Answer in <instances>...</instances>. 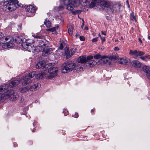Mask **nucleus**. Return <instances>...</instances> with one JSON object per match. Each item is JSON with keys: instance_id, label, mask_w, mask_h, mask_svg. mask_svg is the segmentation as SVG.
<instances>
[{"instance_id": "20e7f679", "label": "nucleus", "mask_w": 150, "mask_h": 150, "mask_svg": "<svg viewBox=\"0 0 150 150\" xmlns=\"http://www.w3.org/2000/svg\"><path fill=\"white\" fill-rule=\"evenodd\" d=\"M75 67V63L71 61L65 62L62 66V72L66 73L71 71Z\"/></svg>"}, {"instance_id": "a878e982", "label": "nucleus", "mask_w": 150, "mask_h": 150, "mask_svg": "<svg viewBox=\"0 0 150 150\" xmlns=\"http://www.w3.org/2000/svg\"><path fill=\"white\" fill-rule=\"evenodd\" d=\"M18 97L19 96L18 95L17 93L14 91V93L13 94L12 96L11 97V98H13V99L14 100H16L18 99Z\"/></svg>"}, {"instance_id": "8fccbe9b", "label": "nucleus", "mask_w": 150, "mask_h": 150, "mask_svg": "<svg viewBox=\"0 0 150 150\" xmlns=\"http://www.w3.org/2000/svg\"><path fill=\"white\" fill-rule=\"evenodd\" d=\"M101 33L102 35H106V32H104L103 31H101Z\"/></svg>"}, {"instance_id": "603ef678", "label": "nucleus", "mask_w": 150, "mask_h": 150, "mask_svg": "<svg viewBox=\"0 0 150 150\" xmlns=\"http://www.w3.org/2000/svg\"><path fill=\"white\" fill-rule=\"evenodd\" d=\"M9 38V36H8L6 37H5L4 38L5 40H8V39Z\"/></svg>"}, {"instance_id": "2eb2a0df", "label": "nucleus", "mask_w": 150, "mask_h": 150, "mask_svg": "<svg viewBox=\"0 0 150 150\" xmlns=\"http://www.w3.org/2000/svg\"><path fill=\"white\" fill-rule=\"evenodd\" d=\"M40 86V84L36 83L29 86V89L30 91H35L39 89Z\"/></svg>"}, {"instance_id": "e2e57ef3", "label": "nucleus", "mask_w": 150, "mask_h": 150, "mask_svg": "<svg viewBox=\"0 0 150 150\" xmlns=\"http://www.w3.org/2000/svg\"><path fill=\"white\" fill-rule=\"evenodd\" d=\"M21 26H20L19 25V27H20V28H21Z\"/></svg>"}, {"instance_id": "9d476101", "label": "nucleus", "mask_w": 150, "mask_h": 150, "mask_svg": "<svg viewBox=\"0 0 150 150\" xmlns=\"http://www.w3.org/2000/svg\"><path fill=\"white\" fill-rule=\"evenodd\" d=\"M93 58V56H88L87 57V60L86 63V66L92 67L96 64L97 62L92 60Z\"/></svg>"}, {"instance_id": "7c9ffc66", "label": "nucleus", "mask_w": 150, "mask_h": 150, "mask_svg": "<svg viewBox=\"0 0 150 150\" xmlns=\"http://www.w3.org/2000/svg\"><path fill=\"white\" fill-rule=\"evenodd\" d=\"M5 45L6 46L7 48H9L13 47L14 44L11 42H6L5 45Z\"/></svg>"}, {"instance_id": "f8f14e48", "label": "nucleus", "mask_w": 150, "mask_h": 150, "mask_svg": "<svg viewBox=\"0 0 150 150\" xmlns=\"http://www.w3.org/2000/svg\"><path fill=\"white\" fill-rule=\"evenodd\" d=\"M17 40H19L18 42H20L19 41H21L22 42V47L24 49L27 50L28 48V44H29L30 43H28L27 42H24V40H26V39L24 40V39H22L21 38V37H18L17 38Z\"/></svg>"}, {"instance_id": "bb28decb", "label": "nucleus", "mask_w": 150, "mask_h": 150, "mask_svg": "<svg viewBox=\"0 0 150 150\" xmlns=\"http://www.w3.org/2000/svg\"><path fill=\"white\" fill-rule=\"evenodd\" d=\"M106 56H101V55L98 54H96L94 56V58L96 59H98L100 58H101V59H105Z\"/></svg>"}, {"instance_id": "4c0bfd02", "label": "nucleus", "mask_w": 150, "mask_h": 150, "mask_svg": "<svg viewBox=\"0 0 150 150\" xmlns=\"http://www.w3.org/2000/svg\"><path fill=\"white\" fill-rule=\"evenodd\" d=\"M5 97V95L3 94V93H0V101H1L2 99H3Z\"/></svg>"}, {"instance_id": "7ed1b4c3", "label": "nucleus", "mask_w": 150, "mask_h": 150, "mask_svg": "<svg viewBox=\"0 0 150 150\" xmlns=\"http://www.w3.org/2000/svg\"><path fill=\"white\" fill-rule=\"evenodd\" d=\"M33 36L37 39V43L41 47L45 49L49 46V42L45 39V37L43 35L34 34Z\"/></svg>"}, {"instance_id": "c9c22d12", "label": "nucleus", "mask_w": 150, "mask_h": 150, "mask_svg": "<svg viewBox=\"0 0 150 150\" xmlns=\"http://www.w3.org/2000/svg\"><path fill=\"white\" fill-rule=\"evenodd\" d=\"M56 28H50L47 29V31L54 32Z\"/></svg>"}, {"instance_id": "6e6d98bb", "label": "nucleus", "mask_w": 150, "mask_h": 150, "mask_svg": "<svg viewBox=\"0 0 150 150\" xmlns=\"http://www.w3.org/2000/svg\"><path fill=\"white\" fill-rule=\"evenodd\" d=\"M84 1H83V2H86L87 1V0H83Z\"/></svg>"}, {"instance_id": "72a5a7b5", "label": "nucleus", "mask_w": 150, "mask_h": 150, "mask_svg": "<svg viewBox=\"0 0 150 150\" xmlns=\"http://www.w3.org/2000/svg\"><path fill=\"white\" fill-rule=\"evenodd\" d=\"M82 11L80 10H78L75 11H72V14H80L81 13Z\"/></svg>"}, {"instance_id": "393cba45", "label": "nucleus", "mask_w": 150, "mask_h": 150, "mask_svg": "<svg viewBox=\"0 0 150 150\" xmlns=\"http://www.w3.org/2000/svg\"><path fill=\"white\" fill-rule=\"evenodd\" d=\"M44 24L47 28H50L51 26V22L47 18L45 20Z\"/></svg>"}, {"instance_id": "49530a36", "label": "nucleus", "mask_w": 150, "mask_h": 150, "mask_svg": "<svg viewBox=\"0 0 150 150\" xmlns=\"http://www.w3.org/2000/svg\"><path fill=\"white\" fill-rule=\"evenodd\" d=\"M140 58H141L142 60H146V59L145 56L140 57Z\"/></svg>"}, {"instance_id": "cd10ccee", "label": "nucleus", "mask_w": 150, "mask_h": 150, "mask_svg": "<svg viewBox=\"0 0 150 150\" xmlns=\"http://www.w3.org/2000/svg\"><path fill=\"white\" fill-rule=\"evenodd\" d=\"M8 86L7 84H5V86H0V92L4 91L8 88Z\"/></svg>"}, {"instance_id": "dca6fc26", "label": "nucleus", "mask_w": 150, "mask_h": 150, "mask_svg": "<svg viewBox=\"0 0 150 150\" xmlns=\"http://www.w3.org/2000/svg\"><path fill=\"white\" fill-rule=\"evenodd\" d=\"M23 77H24L23 76V77H22L20 79V81L19 80L16 79L12 81L11 82H10L9 84V85L10 87H14L18 85L20 83V81H21V80Z\"/></svg>"}, {"instance_id": "2f4dec72", "label": "nucleus", "mask_w": 150, "mask_h": 150, "mask_svg": "<svg viewBox=\"0 0 150 150\" xmlns=\"http://www.w3.org/2000/svg\"><path fill=\"white\" fill-rule=\"evenodd\" d=\"M130 18L132 20L136 21V17L134 15V13L133 12L130 14Z\"/></svg>"}, {"instance_id": "f3484780", "label": "nucleus", "mask_w": 150, "mask_h": 150, "mask_svg": "<svg viewBox=\"0 0 150 150\" xmlns=\"http://www.w3.org/2000/svg\"><path fill=\"white\" fill-rule=\"evenodd\" d=\"M131 64L132 66L137 68L141 67L142 66V63L138 60H134L132 62Z\"/></svg>"}, {"instance_id": "0eeeda50", "label": "nucleus", "mask_w": 150, "mask_h": 150, "mask_svg": "<svg viewBox=\"0 0 150 150\" xmlns=\"http://www.w3.org/2000/svg\"><path fill=\"white\" fill-rule=\"evenodd\" d=\"M101 4L104 7L108 8V11H109L108 13H111L113 12L115 10V8H116V6H114L112 8H109L110 6V3L109 1H103L101 2Z\"/></svg>"}, {"instance_id": "13d9d810", "label": "nucleus", "mask_w": 150, "mask_h": 150, "mask_svg": "<svg viewBox=\"0 0 150 150\" xmlns=\"http://www.w3.org/2000/svg\"><path fill=\"white\" fill-rule=\"evenodd\" d=\"M98 36H99V37H101V35H100V33L98 34Z\"/></svg>"}, {"instance_id": "c756f323", "label": "nucleus", "mask_w": 150, "mask_h": 150, "mask_svg": "<svg viewBox=\"0 0 150 150\" xmlns=\"http://www.w3.org/2000/svg\"><path fill=\"white\" fill-rule=\"evenodd\" d=\"M81 63H79L78 62L76 64H75V69H82L83 68V66L81 64H80Z\"/></svg>"}, {"instance_id": "680f3d73", "label": "nucleus", "mask_w": 150, "mask_h": 150, "mask_svg": "<svg viewBox=\"0 0 150 150\" xmlns=\"http://www.w3.org/2000/svg\"><path fill=\"white\" fill-rule=\"evenodd\" d=\"M94 110L92 109L91 110V112L93 111H94Z\"/></svg>"}, {"instance_id": "aec40b11", "label": "nucleus", "mask_w": 150, "mask_h": 150, "mask_svg": "<svg viewBox=\"0 0 150 150\" xmlns=\"http://www.w3.org/2000/svg\"><path fill=\"white\" fill-rule=\"evenodd\" d=\"M101 0H92L91 3L89 4V6L91 8H92L96 6V4L100 2Z\"/></svg>"}, {"instance_id": "ea45409f", "label": "nucleus", "mask_w": 150, "mask_h": 150, "mask_svg": "<svg viewBox=\"0 0 150 150\" xmlns=\"http://www.w3.org/2000/svg\"><path fill=\"white\" fill-rule=\"evenodd\" d=\"M78 116L79 115L76 112L75 113L74 115H72V116L76 118H77L78 117Z\"/></svg>"}, {"instance_id": "052dcab7", "label": "nucleus", "mask_w": 150, "mask_h": 150, "mask_svg": "<svg viewBox=\"0 0 150 150\" xmlns=\"http://www.w3.org/2000/svg\"><path fill=\"white\" fill-rule=\"evenodd\" d=\"M84 25V22L83 21V23H82V25Z\"/></svg>"}, {"instance_id": "473e14b6", "label": "nucleus", "mask_w": 150, "mask_h": 150, "mask_svg": "<svg viewBox=\"0 0 150 150\" xmlns=\"http://www.w3.org/2000/svg\"><path fill=\"white\" fill-rule=\"evenodd\" d=\"M65 45V43L64 42H60V46L59 47V49L62 50L63 49L64 47V46Z\"/></svg>"}, {"instance_id": "1a4fd4ad", "label": "nucleus", "mask_w": 150, "mask_h": 150, "mask_svg": "<svg viewBox=\"0 0 150 150\" xmlns=\"http://www.w3.org/2000/svg\"><path fill=\"white\" fill-rule=\"evenodd\" d=\"M48 66V65L46 64L45 61H41L37 63L36 65V68L38 69L42 68V71H46Z\"/></svg>"}, {"instance_id": "864d4df0", "label": "nucleus", "mask_w": 150, "mask_h": 150, "mask_svg": "<svg viewBox=\"0 0 150 150\" xmlns=\"http://www.w3.org/2000/svg\"><path fill=\"white\" fill-rule=\"evenodd\" d=\"M139 41L141 43H142V40H141V39L140 38H139Z\"/></svg>"}, {"instance_id": "b1692460", "label": "nucleus", "mask_w": 150, "mask_h": 150, "mask_svg": "<svg viewBox=\"0 0 150 150\" xmlns=\"http://www.w3.org/2000/svg\"><path fill=\"white\" fill-rule=\"evenodd\" d=\"M44 48L42 47H41V46L38 45L35 47L34 52H38L40 51H42L43 52L44 50Z\"/></svg>"}, {"instance_id": "09e8293b", "label": "nucleus", "mask_w": 150, "mask_h": 150, "mask_svg": "<svg viewBox=\"0 0 150 150\" xmlns=\"http://www.w3.org/2000/svg\"><path fill=\"white\" fill-rule=\"evenodd\" d=\"M127 5L128 7H129L130 6L129 4V1L128 0H127L126 1Z\"/></svg>"}, {"instance_id": "79ce46f5", "label": "nucleus", "mask_w": 150, "mask_h": 150, "mask_svg": "<svg viewBox=\"0 0 150 150\" xmlns=\"http://www.w3.org/2000/svg\"><path fill=\"white\" fill-rule=\"evenodd\" d=\"M100 38L102 41V42H103L105 40V37H100Z\"/></svg>"}, {"instance_id": "5fc2aeb1", "label": "nucleus", "mask_w": 150, "mask_h": 150, "mask_svg": "<svg viewBox=\"0 0 150 150\" xmlns=\"http://www.w3.org/2000/svg\"><path fill=\"white\" fill-rule=\"evenodd\" d=\"M120 40H123V37H121V38L120 39Z\"/></svg>"}, {"instance_id": "69168bd1", "label": "nucleus", "mask_w": 150, "mask_h": 150, "mask_svg": "<svg viewBox=\"0 0 150 150\" xmlns=\"http://www.w3.org/2000/svg\"><path fill=\"white\" fill-rule=\"evenodd\" d=\"M149 18H150V15H149Z\"/></svg>"}, {"instance_id": "ddd939ff", "label": "nucleus", "mask_w": 150, "mask_h": 150, "mask_svg": "<svg viewBox=\"0 0 150 150\" xmlns=\"http://www.w3.org/2000/svg\"><path fill=\"white\" fill-rule=\"evenodd\" d=\"M143 71L146 74L148 79L150 80V68L148 66H144L143 67Z\"/></svg>"}, {"instance_id": "412c9836", "label": "nucleus", "mask_w": 150, "mask_h": 150, "mask_svg": "<svg viewBox=\"0 0 150 150\" xmlns=\"http://www.w3.org/2000/svg\"><path fill=\"white\" fill-rule=\"evenodd\" d=\"M35 47L31 43H30L29 44H28V47L27 50L30 52H34Z\"/></svg>"}, {"instance_id": "c85d7f7f", "label": "nucleus", "mask_w": 150, "mask_h": 150, "mask_svg": "<svg viewBox=\"0 0 150 150\" xmlns=\"http://www.w3.org/2000/svg\"><path fill=\"white\" fill-rule=\"evenodd\" d=\"M29 86H28L26 87L21 88L20 89L21 92L23 93L27 92L29 90Z\"/></svg>"}, {"instance_id": "0e129e2a", "label": "nucleus", "mask_w": 150, "mask_h": 150, "mask_svg": "<svg viewBox=\"0 0 150 150\" xmlns=\"http://www.w3.org/2000/svg\"><path fill=\"white\" fill-rule=\"evenodd\" d=\"M85 29H86V30H88V28H85Z\"/></svg>"}, {"instance_id": "6ab92c4d", "label": "nucleus", "mask_w": 150, "mask_h": 150, "mask_svg": "<svg viewBox=\"0 0 150 150\" xmlns=\"http://www.w3.org/2000/svg\"><path fill=\"white\" fill-rule=\"evenodd\" d=\"M74 50L73 49H71L70 51L67 50L66 51L65 53L66 55V57L67 58H69L71 57L73 54H74Z\"/></svg>"}, {"instance_id": "e433bc0d", "label": "nucleus", "mask_w": 150, "mask_h": 150, "mask_svg": "<svg viewBox=\"0 0 150 150\" xmlns=\"http://www.w3.org/2000/svg\"><path fill=\"white\" fill-rule=\"evenodd\" d=\"M63 112L64 113V114L65 116H67L69 114V112L66 109H64V111Z\"/></svg>"}, {"instance_id": "3c124183", "label": "nucleus", "mask_w": 150, "mask_h": 150, "mask_svg": "<svg viewBox=\"0 0 150 150\" xmlns=\"http://www.w3.org/2000/svg\"><path fill=\"white\" fill-rule=\"evenodd\" d=\"M146 59V58H150V56L149 55H146L145 56Z\"/></svg>"}, {"instance_id": "a19ab883", "label": "nucleus", "mask_w": 150, "mask_h": 150, "mask_svg": "<svg viewBox=\"0 0 150 150\" xmlns=\"http://www.w3.org/2000/svg\"><path fill=\"white\" fill-rule=\"evenodd\" d=\"M79 38L81 41H84L85 39L84 37L82 36H81L79 37Z\"/></svg>"}, {"instance_id": "de8ad7c7", "label": "nucleus", "mask_w": 150, "mask_h": 150, "mask_svg": "<svg viewBox=\"0 0 150 150\" xmlns=\"http://www.w3.org/2000/svg\"><path fill=\"white\" fill-rule=\"evenodd\" d=\"M4 36V35L2 34V33L1 32H0V39L2 38Z\"/></svg>"}, {"instance_id": "39448f33", "label": "nucleus", "mask_w": 150, "mask_h": 150, "mask_svg": "<svg viewBox=\"0 0 150 150\" xmlns=\"http://www.w3.org/2000/svg\"><path fill=\"white\" fill-rule=\"evenodd\" d=\"M48 74H46L47 78L51 79L56 76L58 70V68L57 67H51L48 69Z\"/></svg>"}, {"instance_id": "f03ea898", "label": "nucleus", "mask_w": 150, "mask_h": 150, "mask_svg": "<svg viewBox=\"0 0 150 150\" xmlns=\"http://www.w3.org/2000/svg\"><path fill=\"white\" fill-rule=\"evenodd\" d=\"M8 2L5 6L6 10V11H12L15 10L18 5V2L17 0H7L6 1L3 0L1 1H0V5L2 3L5 4Z\"/></svg>"}, {"instance_id": "9b49d317", "label": "nucleus", "mask_w": 150, "mask_h": 150, "mask_svg": "<svg viewBox=\"0 0 150 150\" xmlns=\"http://www.w3.org/2000/svg\"><path fill=\"white\" fill-rule=\"evenodd\" d=\"M25 9L27 11L32 13H35L37 10L36 6L33 5L28 6Z\"/></svg>"}, {"instance_id": "5701e85b", "label": "nucleus", "mask_w": 150, "mask_h": 150, "mask_svg": "<svg viewBox=\"0 0 150 150\" xmlns=\"http://www.w3.org/2000/svg\"><path fill=\"white\" fill-rule=\"evenodd\" d=\"M74 29V26L71 24H70L68 26V33L70 35H71L73 33V30Z\"/></svg>"}, {"instance_id": "58836bf2", "label": "nucleus", "mask_w": 150, "mask_h": 150, "mask_svg": "<svg viewBox=\"0 0 150 150\" xmlns=\"http://www.w3.org/2000/svg\"><path fill=\"white\" fill-rule=\"evenodd\" d=\"M5 97V95L3 94V93H0V101H1L2 99H3Z\"/></svg>"}, {"instance_id": "37998d69", "label": "nucleus", "mask_w": 150, "mask_h": 150, "mask_svg": "<svg viewBox=\"0 0 150 150\" xmlns=\"http://www.w3.org/2000/svg\"><path fill=\"white\" fill-rule=\"evenodd\" d=\"M98 38H93L92 40V41L93 42L97 41L98 40Z\"/></svg>"}, {"instance_id": "4d7b16f0", "label": "nucleus", "mask_w": 150, "mask_h": 150, "mask_svg": "<svg viewBox=\"0 0 150 150\" xmlns=\"http://www.w3.org/2000/svg\"><path fill=\"white\" fill-rule=\"evenodd\" d=\"M148 38L149 39V40H150V36H148Z\"/></svg>"}, {"instance_id": "4be33fe9", "label": "nucleus", "mask_w": 150, "mask_h": 150, "mask_svg": "<svg viewBox=\"0 0 150 150\" xmlns=\"http://www.w3.org/2000/svg\"><path fill=\"white\" fill-rule=\"evenodd\" d=\"M13 93L14 91L12 90H8L6 92L5 94L3 93V94H4L5 96H7L9 97H12Z\"/></svg>"}, {"instance_id": "423d86ee", "label": "nucleus", "mask_w": 150, "mask_h": 150, "mask_svg": "<svg viewBox=\"0 0 150 150\" xmlns=\"http://www.w3.org/2000/svg\"><path fill=\"white\" fill-rule=\"evenodd\" d=\"M81 4V0H69L68 4L67 5V8L69 10H72L75 7V5L77 6L79 4Z\"/></svg>"}, {"instance_id": "c03bdc74", "label": "nucleus", "mask_w": 150, "mask_h": 150, "mask_svg": "<svg viewBox=\"0 0 150 150\" xmlns=\"http://www.w3.org/2000/svg\"><path fill=\"white\" fill-rule=\"evenodd\" d=\"M63 6H60L58 7V10H61L63 8Z\"/></svg>"}, {"instance_id": "f704fd0d", "label": "nucleus", "mask_w": 150, "mask_h": 150, "mask_svg": "<svg viewBox=\"0 0 150 150\" xmlns=\"http://www.w3.org/2000/svg\"><path fill=\"white\" fill-rule=\"evenodd\" d=\"M50 49H47L46 50H45V49H44V50L43 52H45V54H50Z\"/></svg>"}, {"instance_id": "a211bd4d", "label": "nucleus", "mask_w": 150, "mask_h": 150, "mask_svg": "<svg viewBox=\"0 0 150 150\" xmlns=\"http://www.w3.org/2000/svg\"><path fill=\"white\" fill-rule=\"evenodd\" d=\"M119 62L121 64H127L128 63H129V60L127 58H120L119 59Z\"/></svg>"}, {"instance_id": "f257e3e1", "label": "nucleus", "mask_w": 150, "mask_h": 150, "mask_svg": "<svg viewBox=\"0 0 150 150\" xmlns=\"http://www.w3.org/2000/svg\"><path fill=\"white\" fill-rule=\"evenodd\" d=\"M47 72L46 71H44L41 73L36 74L35 71L32 72L22 78L21 80L22 84L25 85L29 83L31 81L30 79L33 77L34 76L37 79H40L44 78H47L46 74Z\"/></svg>"}, {"instance_id": "a18cd8bd", "label": "nucleus", "mask_w": 150, "mask_h": 150, "mask_svg": "<svg viewBox=\"0 0 150 150\" xmlns=\"http://www.w3.org/2000/svg\"><path fill=\"white\" fill-rule=\"evenodd\" d=\"M114 49L115 51H118L119 50V48L117 47H115L114 48Z\"/></svg>"}, {"instance_id": "bf43d9fd", "label": "nucleus", "mask_w": 150, "mask_h": 150, "mask_svg": "<svg viewBox=\"0 0 150 150\" xmlns=\"http://www.w3.org/2000/svg\"><path fill=\"white\" fill-rule=\"evenodd\" d=\"M118 41V40H115V42H117V41Z\"/></svg>"}, {"instance_id": "6e6552de", "label": "nucleus", "mask_w": 150, "mask_h": 150, "mask_svg": "<svg viewBox=\"0 0 150 150\" xmlns=\"http://www.w3.org/2000/svg\"><path fill=\"white\" fill-rule=\"evenodd\" d=\"M129 54L132 55L135 59H138L139 58L141 57L142 55H144L145 53L143 51H137V50L134 51L130 50Z\"/></svg>"}, {"instance_id": "4468645a", "label": "nucleus", "mask_w": 150, "mask_h": 150, "mask_svg": "<svg viewBox=\"0 0 150 150\" xmlns=\"http://www.w3.org/2000/svg\"><path fill=\"white\" fill-rule=\"evenodd\" d=\"M87 57L86 55L82 56L79 57L76 60V62L79 63H86Z\"/></svg>"}]
</instances>
